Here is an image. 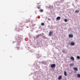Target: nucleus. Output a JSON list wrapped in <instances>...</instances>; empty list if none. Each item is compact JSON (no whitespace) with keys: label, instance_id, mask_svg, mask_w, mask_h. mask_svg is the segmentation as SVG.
<instances>
[{"label":"nucleus","instance_id":"obj_17","mask_svg":"<svg viewBox=\"0 0 80 80\" xmlns=\"http://www.w3.org/2000/svg\"><path fill=\"white\" fill-rule=\"evenodd\" d=\"M39 36H40V35H37L36 36V38H38L39 37Z\"/></svg>","mask_w":80,"mask_h":80},{"label":"nucleus","instance_id":"obj_14","mask_svg":"<svg viewBox=\"0 0 80 80\" xmlns=\"http://www.w3.org/2000/svg\"><path fill=\"white\" fill-rule=\"evenodd\" d=\"M64 21L65 22H67V19H65Z\"/></svg>","mask_w":80,"mask_h":80},{"label":"nucleus","instance_id":"obj_7","mask_svg":"<svg viewBox=\"0 0 80 80\" xmlns=\"http://www.w3.org/2000/svg\"><path fill=\"white\" fill-rule=\"evenodd\" d=\"M62 77L61 76H59L58 77V78L59 79V80H60V79H61V78H62Z\"/></svg>","mask_w":80,"mask_h":80},{"label":"nucleus","instance_id":"obj_4","mask_svg":"<svg viewBox=\"0 0 80 80\" xmlns=\"http://www.w3.org/2000/svg\"><path fill=\"white\" fill-rule=\"evenodd\" d=\"M71 45L72 46H74V45H75V43L73 42H72L71 43Z\"/></svg>","mask_w":80,"mask_h":80},{"label":"nucleus","instance_id":"obj_23","mask_svg":"<svg viewBox=\"0 0 80 80\" xmlns=\"http://www.w3.org/2000/svg\"><path fill=\"white\" fill-rule=\"evenodd\" d=\"M42 63H44V61H42Z\"/></svg>","mask_w":80,"mask_h":80},{"label":"nucleus","instance_id":"obj_20","mask_svg":"<svg viewBox=\"0 0 80 80\" xmlns=\"http://www.w3.org/2000/svg\"><path fill=\"white\" fill-rule=\"evenodd\" d=\"M17 48L18 50H19V48L17 47Z\"/></svg>","mask_w":80,"mask_h":80},{"label":"nucleus","instance_id":"obj_11","mask_svg":"<svg viewBox=\"0 0 80 80\" xmlns=\"http://www.w3.org/2000/svg\"><path fill=\"white\" fill-rule=\"evenodd\" d=\"M75 12L76 13H78V12H79V10H76L75 11Z\"/></svg>","mask_w":80,"mask_h":80},{"label":"nucleus","instance_id":"obj_10","mask_svg":"<svg viewBox=\"0 0 80 80\" xmlns=\"http://www.w3.org/2000/svg\"><path fill=\"white\" fill-rule=\"evenodd\" d=\"M40 5H38V6L37 8H38V9H40Z\"/></svg>","mask_w":80,"mask_h":80},{"label":"nucleus","instance_id":"obj_5","mask_svg":"<svg viewBox=\"0 0 80 80\" xmlns=\"http://www.w3.org/2000/svg\"><path fill=\"white\" fill-rule=\"evenodd\" d=\"M71 59L72 60V61H74L75 60V58H74V57H72L71 58Z\"/></svg>","mask_w":80,"mask_h":80},{"label":"nucleus","instance_id":"obj_2","mask_svg":"<svg viewBox=\"0 0 80 80\" xmlns=\"http://www.w3.org/2000/svg\"><path fill=\"white\" fill-rule=\"evenodd\" d=\"M55 66H56V65H55V64L51 65V67L52 68H53V67H55Z\"/></svg>","mask_w":80,"mask_h":80},{"label":"nucleus","instance_id":"obj_13","mask_svg":"<svg viewBox=\"0 0 80 80\" xmlns=\"http://www.w3.org/2000/svg\"><path fill=\"white\" fill-rule=\"evenodd\" d=\"M78 78H80V74H78Z\"/></svg>","mask_w":80,"mask_h":80},{"label":"nucleus","instance_id":"obj_6","mask_svg":"<svg viewBox=\"0 0 80 80\" xmlns=\"http://www.w3.org/2000/svg\"><path fill=\"white\" fill-rule=\"evenodd\" d=\"M73 69L74 70H75V71H78V68H73Z\"/></svg>","mask_w":80,"mask_h":80},{"label":"nucleus","instance_id":"obj_22","mask_svg":"<svg viewBox=\"0 0 80 80\" xmlns=\"http://www.w3.org/2000/svg\"><path fill=\"white\" fill-rule=\"evenodd\" d=\"M69 37H70V34L69 35Z\"/></svg>","mask_w":80,"mask_h":80},{"label":"nucleus","instance_id":"obj_1","mask_svg":"<svg viewBox=\"0 0 80 80\" xmlns=\"http://www.w3.org/2000/svg\"><path fill=\"white\" fill-rule=\"evenodd\" d=\"M52 34H53V32L52 31L49 32V36H50V37H52Z\"/></svg>","mask_w":80,"mask_h":80},{"label":"nucleus","instance_id":"obj_12","mask_svg":"<svg viewBox=\"0 0 80 80\" xmlns=\"http://www.w3.org/2000/svg\"><path fill=\"white\" fill-rule=\"evenodd\" d=\"M40 12H43V10L42 9H41L40 10Z\"/></svg>","mask_w":80,"mask_h":80},{"label":"nucleus","instance_id":"obj_21","mask_svg":"<svg viewBox=\"0 0 80 80\" xmlns=\"http://www.w3.org/2000/svg\"><path fill=\"white\" fill-rule=\"evenodd\" d=\"M48 20H49V21L50 20V19L48 18Z\"/></svg>","mask_w":80,"mask_h":80},{"label":"nucleus","instance_id":"obj_15","mask_svg":"<svg viewBox=\"0 0 80 80\" xmlns=\"http://www.w3.org/2000/svg\"><path fill=\"white\" fill-rule=\"evenodd\" d=\"M73 37V35L72 34H70V38H72Z\"/></svg>","mask_w":80,"mask_h":80},{"label":"nucleus","instance_id":"obj_19","mask_svg":"<svg viewBox=\"0 0 80 80\" xmlns=\"http://www.w3.org/2000/svg\"><path fill=\"white\" fill-rule=\"evenodd\" d=\"M62 53H65V51H64V50H63L62 51Z\"/></svg>","mask_w":80,"mask_h":80},{"label":"nucleus","instance_id":"obj_16","mask_svg":"<svg viewBox=\"0 0 80 80\" xmlns=\"http://www.w3.org/2000/svg\"><path fill=\"white\" fill-rule=\"evenodd\" d=\"M44 25V23H41V25L42 26H43Z\"/></svg>","mask_w":80,"mask_h":80},{"label":"nucleus","instance_id":"obj_18","mask_svg":"<svg viewBox=\"0 0 80 80\" xmlns=\"http://www.w3.org/2000/svg\"><path fill=\"white\" fill-rule=\"evenodd\" d=\"M71 65L72 66H73V65H74V64H71Z\"/></svg>","mask_w":80,"mask_h":80},{"label":"nucleus","instance_id":"obj_8","mask_svg":"<svg viewBox=\"0 0 80 80\" xmlns=\"http://www.w3.org/2000/svg\"><path fill=\"white\" fill-rule=\"evenodd\" d=\"M64 75L65 76H67V72H65V71L64 72Z\"/></svg>","mask_w":80,"mask_h":80},{"label":"nucleus","instance_id":"obj_9","mask_svg":"<svg viewBox=\"0 0 80 80\" xmlns=\"http://www.w3.org/2000/svg\"><path fill=\"white\" fill-rule=\"evenodd\" d=\"M77 58L78 59V60H79L80 59V57L79 56H77Z\"/></svg>","mask_w":80,"mask_h":80},{"label":"nucleus","instance_id":"obj_3","mask_svg":"<svg viewBox=\"0 0 80 80\" xmlns=\"http://www.w3.org/2000/svg\"><path fill=\"white\" fill-rule=\"evenodd\" d=\"M61 18L60 17L58 16L57 17L56 20H60Z\"/></svg>","mask_w":80,"mask_h":80}]
</instances>
